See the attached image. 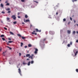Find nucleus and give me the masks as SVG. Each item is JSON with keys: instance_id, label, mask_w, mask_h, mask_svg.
<instances>
[{"instance_id": "c85d7f7f", "label": "nucleus", "mask_w": 78, "mask_h": 78, "mask_svg": "<svg viewBox=\"0 0 78 78\" xmlns=\"http://www.w3.org/2000/svg\"><path fill=\"white\" fill-rule=\"evenodd\" d=\"M2 39L3 40V41H5V39L3 37L2 38Z\"/></svg>"}, {"instance_id": "338daca9", "label": "nucleus", "mask_w": 78, "mask_h": 78, "mask_svg": "<svg viewBox=\"0 0 78 78\" xmlns=\"http://www.w3.org/2000/svg\"><path fill=\"white\" fill-rule=\"evenodd\" d=\"M24 57H25V56H24Z\"/></svg>"}, {"instance_id": "f704fd0d", "label": "nucleus", "mask_w": 78, "mask_h": 78, "mask_svg": "<svg viewBox=\"0 0 78 78\" xmlns=\"http://www.w3.org/2000/svg\"><path fill=\"white\" fill-rule=\"evenodd\" d=\"M46 41V38H44L43 39V41Z\"/></svg>"}, {"instance_id": "cd10ccee", "label": "nucleus", "mask_w": 78, "mask_h": 78, "mask_svg": "<svg viewBox=\"0 0 78 78\" xmlns=\"http://www.w3.org/2000/svg\"><path fill=\"white\" fill-rule=\"evenodd\" d=\"M14 24H16L17 23V22L15 21L13 22Z\"/></svg>"}, {"instance_id": "412c9836", "label": "nucleus", "mask_w": 78, "mask_h": 78, "mask_svg": "<svg viewBox=\"0 0 78 78\" xmlns=\"http://www.w3.org/2000/svg\"><path fill=\"white\" fill-rule=\"evenodd\" d=\"M28 66H30V62H29L27 64Z\"/></svg>"}, {"instance_id": "79ce46f5", "label": "nucleus", "mask_w": 78, "mask_h": 78, "mask_svg": "<svg viewBox=\"0 0 78 78\" xmlns=\"http://www.w3.org/2000/svg\"><path fill=\"white\" fill-rule=\"evenodd\" d=\"M70 44L71 45H72V41H71L70 42Z\"/></svg>"}, {"instance_id": "5701e85b", "label": "nucleus", "mask_w": 78, "mask_h": 78, "mask_svg": "<svg viewBox=\"0 0 78 78\" xmlns=\"http://www.w3.org/2000/svg\"><path fill=\"white\" fill-rule=\"evenodd\" d=\"M1 7H3V4H1Z\"/></svg>"}, {"instance_id": "603ef678", "label": "nucleus", "mask_w": 78, "mask_h": 78, "mask_svg": "<svg viewBox=\"0 0 78 78\" xmlns=\"http://www.w3.org/2000/svg\"><path fill=\"white\" fill-rule=\"evenodd\" d=\"M74 20V23H75L76 22V21H75V20Z\"/></svg>"}, {"instance_id": "b1692460", "label": "nucleus", "mask_w": 78, "mask_h": 78, "mask_svg": "<svg viewBox=\"0 0 78 78\" xmlns=\"http://www.w3.org/2000/svg\"><path fill=\"white\" fill-rule=\"evenodd\" d=\"M75 33L76 32L75 31H73V34H75Z\"/></svg>"}, {"instance_id": "ea45409f", "label": "nucleus", "mask_w": 78, "mask_h": 78, "mask_svg": "<svg viewBox=\"0 0 78 78\" xmlns=\"http://www.w3.org/2000/svg\"><path fill=\"white\" fill-rule=\"evenodd\" d=\"M19 56H21V53H19Z\"/></svg>"}, {"instance_id": "f8f14e48", "label": "nucleus", "mask_w": 78, "mask_h": 78, "mask_svg": "<svg viewBox=\"0 0 78 78\" xmlns=\"http://www.w3.org/2000/svg\"><path fill=\"white\" fill-rule=\"evenodd\" d=\"M25 17L26 19H27V18H28V16H27V15H25Z\"/></svg>"}, {"instance_id": "ddd939ff", "label": "nucleus", "mask_w": 78, "mask_h": 78, "mask_svg": "<svg viewBox=\"0 0 78 78\" xmlns=\"http://www.w3.org/2000/svg\"><path fill=\"white\" fill-rule=\"evenodd\" d=\"M32 34H35V35H37V33H34V32H32Z\"/></svg>"}, {"instance_id": "4c0bfd02", "label": "nucleus", "mask_w": 78, "mask_h": 78, "mask_svg": "<svg viewBox=\"0 0 78 78\" xmlns=\"http://www.w3.org/2000/svg\"><path fill=\"white\" fill-rule=\"evenodd\" d=\"M2 14H5V12L2 11Z\"/></svg>"}, {"instance_id": "6e6552de", "label": "nucleus", "mask_w": 78, "mask_h": 78, "mask_svg": "<svg viewBox=\"0 0 78 78\" xmlns=\"http://www.w3.org/2000/svg\"><path fill=\"white\" fill-rule=\"evenodd\" d=\"M67 33L68 34H70V33H71L70 30H67Z\"/></svg>"}, {"instance_id": "4d7b16f0", "label": "nucleus", "mask_w": 78, "mask_h": 78, "mask_svg": "<svg viewBox=\"0 0 78 78\" xmlns=\"http://www.w3.org/2000/svg\"><path fill=\"white\" fill-rule=\"evenodd\" d=\"M29 60H30V59H29V58L27 59V61H29Z\"/></svg>"}, {"instance_id": "f257e3e1", "label": "nucleus", "mask_w": 78, "mask_h": 78, "mask_svg": "<svg viewBox=\"0 0 78 78\" xmlns=\"http://www.w3.org/2000/svg\"><path fill=\"white\" fill-rule=\"evenodd\" d=\"M11 18H12L14 20H16V16L15 15H12L11 17Z\"/></svg>"}, {"instance_id": "20e7f679", "label": "nucleus", "mask_w": 78, "mask_h": 78, "mask_svg": "<svg viewBox=\"0 0 78 78\" xmlns=\"http://www.w3.org/2000/svg\"><path fill=\"white\" fill-rule=\"evenodd\" d=\"M35 51H34L35 54H37V51H38V49L37 48H35Z\"/></svg>"}, {"instance_id": "7ed1b4c3", "label": "nucleus", "mask_w": 78, "mask_h": 78, "mask_svg": "<svg viewBox=\"0 0 78 78\" xmlns=\"http://www.w3.org/2000/svg\"><path fill=\"white\" fill-rule=\"evenodd\" d=\"M33 56H34V55L32 54L31 56L29 57V58H31L32 59H33Z\"/></svg>"}, {"instance_id": "9b49d317", "label": "nucleus", "mask_w": 78, "mask_h": 78, "mask_svg": "<svg viewBox=\"0 0 78 78\" xmlns=\"http://www.w3.org/2000/svg\"><path fill=\"white\" fill-rule=\"evenodd\" d=\"M53 32L52 31H49V33L50 34H53Z\"/></svg>"}, {"instance_id": "6e6d98bb", "label": "nucleus", "mask_w": 78, "mask_h": 78, "mask_svg": "<svg viewBox=\"0 0 78 78\" xmlns=\"http://www.w3.org/2000/svg\"><path fill=\"white\" fill-rule=\"evenodd\" d=\"M19 14H20V12H18V16H19Z\"/></svg>"}, {"instance_id": "bf43d9fd", "label": "nucleus", "mask_w": 78, "mask_h": 78, "mask_svg": "<svg viewBox=\"0 0 78 78\" xmlns=\"http://www.w3.org/2000/svg\"><path fill=\"white\" fill-rule=\"evenodd\" d=\"M7 45H9V43H7Z\"/></svg>"}, {"instance_id": "a18cd8bd", "label": "nucleus", "mask_w": 78, "mask_h": 78, "mask_svg": "<svg viewBox=\"0 0 78 78\" xmlns=\"http://www.w3.org/2000/svg\"><path fill=\"white\" fill-rule=\"evenodd\" d=\"M38 32H41V30H38Z\"/></svg>"}, {"instance_id": "13d9d810", "label": "nucleus", "mask_w": 78, "mask_h": 78, "mask_svg": "<svg viewBox=\"0 0 78 78\" xmlns=\"http://www.w3.org/2000/svg\"><path fill=\"white\" fill-rule=\"evenodd\" d=\"M1 23H3V22L2 21H1Z\"/></svg>"}, {"instance_id": "393cba45", "label": "nucleus", "mask_w": 78, "mask_h": 78, "mask_svg": "<svg viewBox=\"0 0 78 78\" xmlns=\"http://www.w3.org/2000/svg\"><path fill=\"white\" fill-rule=\"evenodd\" d=\"M67 46L68 47H70V44H68Z\"/></svg>"}, {"instance_id": "a211bd4d", "label": "nucleus", "mask_w": 78, "mask_h": 78, "mask_svg": "<svg viewBox=\"0 0 78 78\" xmlns=\"http://www.w3.org/2000/svg\"><path fill=\"white\" fill-rule=\"evenodd\" d=\"M8 42L9 43H12V42H13V41H9Z\"/></svg>"}, {"instance_id": "7c9ffc66", "label": "nucleus", "mask_w": 78, "mask_h": 78, "mask_svg": "<svg viewBox=\"0 0 78 78\" xmlns=\"http://www.w3.org/2000/svg\"><path fill=\"white\" fill-rule=\"evenodd\" d=\"M34 63V61H31V64H33Z\"/></svg>"}, {"instance_id": "aec40b11", "label": "nucleus", "mask_w": 78, "mask_h": 78, "mask_svg": "<svg viewBox=\"0 0 78 78\" xmlns=\"http://www.w3.org/2000/svg\"><path fill=\"white\" fill-rule=\"evenodd\" d=\"M23 43H21V47H22V46H23Z\"/></svg>"}, {"instance_id": "423d86ee", "label": "nucleus", "mask_w": 78, "mask_h": 78, "mask_svg": "<svg viewBox=\"0 0 78 78\" xmlns=\"http://www.w3.org/2000/svg\"><path fill=\"white\" fill-rule=\"evenodd\" d=\"M74 53L75 54V56H76L77 55V53H78V51H76V53L75 52V51H74Z\"/></svg>"}, {"instance_id": "f3484780", "label": "nucleus", "mask_w": 78, "mask_h": 78, "mask_svg": "<svg viewBox=\"0 0 78 78\" xmlns=\"http://www.w3.org/2000/svg\"><path fill=\"white\" fill-rule=\"evenodd\" d=\"M76 1H77V0H72V2H73V3H74V2H76Z\"/></svg>"}, {"instance_id": "4468645a", "label": "nucleus", "mask_w": 78, "mask_h": 78, "mask_svg": "<svg viewBox=\"0 0 78 78\" xmlns=\"http://www.w3.org/2000/svg\"><path fill=\"white\" fill-rule=\"evenodd\" d=\"M36 32H39V30L37 29H35Z\"/></svg>"}, {"instance_id": "dca6fc26", "label": "nucleus", "mask_w": 78, "mask_h": 78, "mask_svg": "<svg viewBox=\"0 0 78 78\" xmlns=\"http://www.w3.org/2000/svg\"><path fill=\"white\" fill-rule=\"evenodd\" d=\"M18 36H19V37H22V36H21V35L20 34H18Z\"/></svg>"}, {"instance_id": "473e14b6", "label": "nucleus", "mask_w": 78, "mask_h": 78, "mask_svg": "<svg viewBox=\"0 0 78 78\" xmlns=\"http://www.w3.org/2000/svg\"><path fill=\"white\" fill-rule=\"evenodd\" d=\"M4 29H5V30H7V28L5 27H4Z\"/></svg>"}, {"instance_id": "c756f323", "label": "nucleus", "mask_w": 78, "mask_h": 78, "mask_svg": "<svg viewBox=\"0 0 78 78\" xmlns=\"http://www.w3.org/2000/svg\"><path fill=\"white\" fill-rule=\"evenodd\" d=\"M6 5L7 6H9V3H7V4H6Z\"/></svg>"}, {"instance_id": "39448f33", "label": "nucleus", "mask_w": 78, "mask_h": 78, "mask_svg": "<svg viewBox=\"0 0 78 78\" xmlns=\"http://www.w3.org/2000/svg\"><path fill=\"white\" fill-rule=\"evenodd\" d=\"M24 22H30V20H25V19H24Z\"/></svg>"}, {"instance_id": "58836bf2", "label": "nucleus", "mask_w": 78, "mask_h": 78, "mask_svg": "<svg viewBox=\"0 0 78 78\" xmlns=\"http://www.w3.org/2000/svg\"><path fill=\"white\" fill-rule=\"evenodd\" d=\"M18 17L19 18V19H20L21 17L19 16H18Z\"/></svg>"}, {"instance_id": "4be33fe9", "label": "nucleus", "mask_w": 78, "mask_h": 78, "mask_svg": "<svg viewBox=\"0 0 78 78\" xmlns=\"http://www.w3.org/2000/svg\"><path fill=\"white\" fill-rule=\"evenodd\" d=\"M6 11H9V10H10V9L9 8L7 9H6Z\"/></svg>"}, {"instance_id": "09e8293b", "label": "nucleus", "mask_w": 78, "mask_h": 78, "mask_svg": "<svg viewBox=\"0 0 78 78\" xmlns=\"http://www.w3.org/2000/svg\"><path fill=\"white\" fill-rule=\"evenodd\" d=\"M8 39H9V41L11 40V38H8Z\"/></svg>"}, {"instance_id": "774afa93", "label": "nucleus", "mask_w": 78, "mask_h": 78, "mask_svg": "<svg viewBox=\"0 0 78 78\" xmlns=\"http://www.w3.org/2000/svg\"><path fill=\"white\" fill-rule=\"evenodd\" d=\"M1 0H0V2H1Z\"/></svg>"}, {"instance_id": "680f3d73", "label": "nucleus", "mask_w": 78, "mask_h": 78, "mask_svg": "<svg viewBox=\"0 0 78 78\" xmlns=\"http://www.w3.org/2000/svg\"><path fill=\"white\" fill-rule=\"evenodd\" d=\"M33 32H34V33H35V31H34Z\"/></svg>"}, {"instance_id": "a19ab883", "label": "nucleus", "mask_w": 78, "mask_h": 78, "mask_svg": "<svg viewBox=\"0 0 78 78\" xmlns=\"http://www.w3.org/2000/svg\"><path fill=\"white\" fill-rule=\"evenodd\" d=\"M34 2H36V3H38V2L36 1H34Z\"/></svg>"}, {"instance_id": "37998d69", "label": "nucleus", "mask_w": 78, "mask_h": 78, "mask_svg": "<svg viewBox=\"0 0 78 78\" xmlns=\"http://www.w3.org/2000/svg\"><path fill=\"white\" fill-rule=\"evenodd\" d=\"M8 2V1H6L5 2V3H7Z\"/></svg>"}, {"instance_id": "864d4df0", "label": "nucleus", "mask_w": 78, "mask_h": 78, "mask_svg": "<svg viewBox=\"0 0 78 78\" xmlns=\"http://www.w3.org/2000/svg\"><path fill=\"white\" fill-rule=\"evenodd\" d=\"M58 12H56V15H58Z\"/></svg>"}, {"instance_id": "0e129e2a", "label": "nucleus", "mask_w": 78, "mask_h": 78, "mask_svg": "<svg viewBox=\"0 0 78 78\" xmlns=\"http://www.w3.org/2000/svg\"><path fill=\"white\" fill-rule=\"evenodd\" d=\"M22 24H24V23H23Z\"/></svg>"}, {"instance_id": "2eb2a0df", "label": "nucleus", "mask_w": 78, "mask_h": 78, "mask_svg": "<svg viewBox=\"0 0 78 78\" xmlns=\"http://www.w3.org/2000/svg\"><path fill=\"white\" fill-rule=\"evenodd\" d=\"M5 52H4L2 53V55L4 56H5Z\"/></svg>"}, {"instance_id": "bb28decb", "label": "nucleus", "mask_w": 78, "mask_h": 78, "mask_svg": "<svg viewBox=\"0 0 78 78\" xmlns=\"http://www.w3.org/2000/svg\"><path fill=\"white\" fill-rule=\"evenodd\" d=\"M7 20H9V19H10V18L7 17Z\"/></svg>"}, {"instance_id": "72a5a7b5", "label": "nucleus", "mask_w": 78, "mask_h": 78, "mask_svg": "<svg viewBox=\"0 0 78 78\" xmlns=\"http://www.w3.org/2000/svg\"><path fill=\"white\" fill-rule=\"evenodd\" d=\"M23 65H25V64H27V63H24V62H23Z\"/></svg>"}, {"instance_id": "c03bdc74", "label": "nucleus", "mask_w": 78, "mask_h": 78, "mask_svg": "<svg viewBox=\"0 0 78 78\" xmlns=\"http://www.w3.org/2000/svg\"><path fill=\"white\" fill-rule=\"evenodd\" d=\"M7 12L8 13H10L11 12V11H9Z\"/></svg>"}, {"instance_id": "9d476101", "label": "nucleus", "mask_w": 78, "mask_h": 78, "mask_svg": "<svg viewBox=\"0 0 78 78\" xmlns=\"http://www.w3.org/2000/svg\"><path fill=\"white\" fill-rule=\"evenodd\" d=\"M30 56V54H27L26 55V57H28Z\"/></svg>"}, {"instance_id": "2f4dec72", "label": "nucleus", "mask_w": 78, "mask_h": 78, "mask_svg": "<svg viewBox=\"0 0 78 78\" xmlns=\"http://www.w3.org/2000/svg\"><path fill=\"white\" fill-rule=\"evenodd\" d=\"M76 72L78 73V69H76Z\"/></svg>"}, {"instance_id": "e2e57ef3", "label": "nucleus", "mask_w": 78, "mask_h": 78, "mask_svg": "<svg viewBox=\"0 0 78 78\" xmlns=\"http://www.w3.org/2000/svg\"><path fill=\"white\" fill-rule=\"evenodd\" d=\"M1 50H2V49H0V51H1Z\"/></svg>"}, {"instance_id": "5fc2aeb1", "label": "nucleus", "mask_w": 78, "mask_h": 78, "mask_svg": "<svg viewBox=\"0 0 78 78\" xmlns=\"http://www.w3.org/2000/svg\"><path fill=\"white\" fill-rule=\"evenodd\" d=\"M9 50H12V48H9Z\"/></svg>"}, {"instance_id": "a878e982", "label": "nucleus", "mask_w": 78, "mask_h": 78, "mask_svg": "<svg viewBox=\"0 0 78 78\" xmlns=\"http://www.w3.org/2000/svg\"><path fill=\"white\" fill-rule=\"evenodd\" d=\"M1 37H5V35H2L1 36H0Z\"/></svg>"}, {"instance_id": "1a4fd4ad", "label": "nucleus", "mask_w": 78, "mask_h": 78, "mask_svg": "<svg viewBox=\"0 0 78 78\" xmlns=\"http://www.w3.org/2000/svg\"><path fill=\"white\" fill-rule=\"evenodd\" d=\"M28 47H32V45H31V44H28Z\"/></svg>"}, {"instance_id": "e433bc0d", "label": "nucleus", "mask_w": 78, "mask_h": 78, "mask_svg": "<svg viewBox=\"0 0 78 78\" xmlns=\"http://www.w3.org/2000/svg\"><path fill=\"white\" fill-rule=\"evenodd\" d=\"M21 1L22 2H25V0H21Z\"/></svg>"}, {"instance_id": "f03ea898", "label": "nucleus", "mask_w": 78, "mask_h": 78, "mask_svg": "<svg viewBox=\"0 0 78 78\" xmlns=\"http://www.w3.org/2000/svg\"><path fill=\"white\" fill-rule=\"evenodd\" d=\"M18 71H19L18 72H19V73L20 74L21 76H22V74H21V70H20V69L19 68L18 69Z\"/></svg>"}, {"instance_id": "3c124183", "label": "nucleus", "mask_w": 78, "mask_h": 78, "mask_svg": "<svg viewBox=\"0 0 78 78\" xmlns=\"http://www.w3.org/2000/svg\"><path fill=\"white\" fill-rule=\"evenodd\" d=\"M70 20H72V18L71 17H70Z\"/></svg>"}, {"instance_id": "de8ad7c7", "label": "nucleus", "mask_w": 78, "mask_h": 78, "mask_svg": "<svg viewBox=\"0 0 78 78\" xmlns=\"http://www.w3.org/2000/svg\"><path fill=\"white\" fill-rule=\"evenodd\" d=\"M24 48H27V46H25L24 47Z\"/></svg>"}, {"instance_id": "8fccbe9b", "label": "nucleus", "mask_w": 78, "mask_h": 78, "mask_svg": "<svg viewBox=\"0 0 78 78\" xmlns=\"http://www.w3.org/2000/svg\"><path fill=\"white\" fill-rule=\"evenodd\" d=\"M76 42L78 43V40H77L76 41Z\"/></svg>"}, {"instance_id": "0eeeda50", "label": "nucleus", "mask_w": 78, "mask_h": 78, "mask_svg": "<svg viewBox=\"0 0 78 78\" xmlns=\"http://www.w3.org/2000/svg\"><path fill=\"white\" fill-rule=\"evenodd\" d=\"M9 33L10 34H11L12 35H14V33L12 32H9Z\"/></svg>"}, {"instance_id": "49530a36", "label": "nucleus", "mask_w": 78, "mask_h": 78, "mask_svg": "<svg viewBox=\"0 0 78 78\" xmlns=\"http://www.w3.org/2000/svg\"><path fill=\"white\" fill-rule=\"evenodd\" d=\"M32 27V25L31 24H30V28H31V27Z\"/></svg>"}, {"instance_id": "052dcab7", "label": "nucleus", "mask_w": 78, "mask_h": 78, "mask_svg": "<svg viewBox=\"0 0 78 78\" xmlns=\"http://www.w3.org/2000/svg\"><path fill=\"white\" fill-rule=\"evenodd\" d=\"M76 25H77V27H78V24H76Z\"/></svg>"}, {"instance_id": "c9c22d12", "label": "nucleus", "mask_w": 78, "mask_h": 78, "mask_svg": "<svg viewBox=\"0 0 78 78\" xmlns=\"http://www.w3.org/2000/svg\"><path fill=\"white\" fill-rule=\"evenodd\" d=\"M63 21H64V22H65V21H66V19L64 18L63 19Z\"/></svg>"}, {"instance_id": "69168bd1", "label": "nucleus", "mask_w": 78, "mask_h": 78, "mask_svg": "<svg viewBox=\"0 0 78 78\" xmlns=\"http://www.w3.org/2000/svg\"><path fill=\"white\" fill-rule=\"evenodd\" d=\"M7 47H8V48H9L10 47H9V46H8Z\"/></svg>"}, {"instance_id": "6ab92c4d", "label": "nucleus", "mask_w": 78, "mask_h": 78, "mask_svg": "<svg viewBox=\"0 0 78 78\" xmlns=\"http://www.w3.org/2000/svg\"><path fill=\"white\" fill-rule=\"evenodd\" d=\"M21 37L22 39H25V37L23 36Z\"/></svg>"}]
</instances>
